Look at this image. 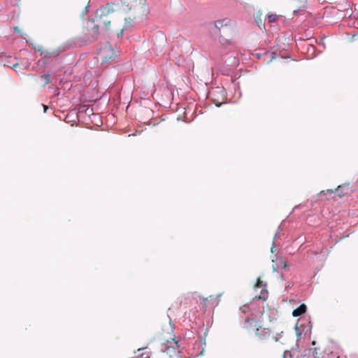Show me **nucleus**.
Instances as JSON below:
<instances>
[{"mask_svg":"<svg viewBox=\"0 0 358 358\" xmlns=\"http://www.w3.org/2000/svg\"><path fill=\"white\" fill-rule=\"evenodd\" d=\"M215 27L220 43L222 45L229 44L230 38L235 32L236 22L230 19L224 18L215 21Z\"/></svg>","mask_w":358,"mask_h":358,"instance_id":"f257e3e1","label":"nucleus"},{"mask_svg":"<svg viewBox=\"0 0 358 358\" xmlns=\"http://www.w3.org/2000/svg\"><path fill=\"white\" fill-rule=\"evenodd\" d=\"M124 10L131 12L128 17H125L126 23H130L141 15L145 10V0H124Z\"/></svg>","mask_w":358,"mask_h":358,"instance_id":"f03ea898","label":"nucleus"},{"mask_svg":"<svg viewBox=\"0 0 358 358\" xmlns=\"http://www.w3.org/2000/svg\"><path fill=\"white\" fill-rule=\"evenodd\" d=\"M168 330H170V332H168L169 336H165L164 334H162V344L164 345L162 350L171 357L176 355V350L178 349L179 345L178 341L175 338L173 327H169Z\"/></svg>","mask_w":358,"mask_h":358,"instance_id":"7ed1b4c3","label":"nucleus"},{"mask_svg":"<svg viewBox=\"0 0 358 358\" xmlns=\"http://www.w3.org/2000/svg\"><path fill=\"white\" fill-rule=\"evenodd\" d=\"M117 6L115 3L106 4L101 6L96 12V17L98 20L99 27L103 25L106 29H109L110 20L109 15L115 11L114 7Z\"/></svg>","mask_w":358,"mask_h":358,"instance_id":"20e7f679","label":"nucleus"},{"mask_svg":"<svg viewBox=\"0 0 358 358\" xmlns=\"http://www.w3.org/2000/svg\"><path fill=\"white\" fill-rule=\"evenodd\" d=\"M99 35V25L94 23V20H90L84 28V35L81 40L85 43H92L98 39Z\"/></svg>","mask_w":358,"mask_h":358,"instance_id":"39448f33","label":"nucleus"},{"mask_svg":"<svg viewBox=\"0 0 358 358\" xmlns=\"http://www.w3.org/2000/svg\"><path fill=\"white\" fill-rule=\"evenodd\" d=\"M114 56V50L108 42L103 43L97 53V57L102 64L107 62L109 59L113 58Z\"/></svg>","mask_w":358,"mask_h":358,"instance_id":"423d86ee","label":"nucleus"},{"mask_svg":"<svg viewBox=\"0 0 358 358\" xmlns=\"http://www.w3.org/2000/svg\"><path fill=\"white\" fill-rule=\"evenodd\" d=\"M255 335L261 342L264 343L271 337V331L268 329L260 327L256 329Z\"/></svg>","mask_w":358,"mask_h":358,"instance_id":"0eeeda50","label":"nucleus"},{"mask_svg":"<svg viewBox=\"0 0 358 358\" xmlns=\"http://www.w3.org/2000/svg\"><path fill=\"white\" fill-rule=\"evenodd\" d=\"M307 308L305 304L300 305L297 308L294 309L292 312L294 317H299L306 312Z\"/></svg>","mask_w":358,"mask_h":358,"instance_id":"6e6552de","label":"nucleus"},{"mask_svg":"<svg viewBox=\"0 0 358 358\" xmlns=\"http://www.w3.org/2000/svg\"><path fill=\"white\" fill-rule=\"evenodd\" d=\"M41 55H43L45 57H55L59 55V52L58 51L48 52V50H44Z\"/></svg>","mask_w":358,"mask_h":358,"instance_id":"1a4fd4ad","label":"nucleus"},{"mask_svg":"<svg viewBox=\"0 0 358 358\" xmlns=\"http://www.w3.org/2000/svg\"><path fill=\"white\" fill-rule=\"evenodd\" d=\"M256 298H258L259 299L266 301L268 298V292L266 289L262 290L260 294L258 296H256Z\"/></svg>","mask_w":358,"mask_h":358,"instance_id":"9d476101","label":"nucleus"},{"mask_svg":"<svg viewBox=\"0 0 358 358\" xmlns=\"http://www.w3.org/2000/svg\"><path fill=\"white\" fill-rule=\"evenodd\" d=\"M314 358H324L322 352H320L319 348H315L313 350Z\"/></svg>","mask_w":358,"mask_h":358,"instance_id":"9b49d317","label":"nucleus"},{"mask_svg":"<svg viewBox=\"0 0 358 358\" xmlns=\"http://www.w3.org/2000/svg\"><path fill=\"white\" fill-rule=\"evenodd\" d=\"M41 78L43 80L44 82L43 86H45L50 83V76L49 74L42 75Z\"/></svg>","mask_w":358,"mask_h":358,"instance_id":"f8f14e48","label":"nucleus"},{"mask_svg":"<svg viewBox=\"0 0 358 358\" xmlns=\"http://www.w3.org/2000/svg\"><path fill=\"white\" fill-rule=\"evenodd\" d=\"M277 19L278 16L275 14H271L268 15V20L269 22H274Z\"/></svg>","mask_w":358,"mask_h":358,"instance_id":"ddd939ff","label":"nucleus"},{"mask_svg":"<svg viewBox=\"0 0 358 358\" xmlns=\"http://www.w3.org/2000/svg\"><path fill=\"white\" fill-rule=\"evenodd\" d=\"M169 327H172L171 324L168 325L167 327H164L162 332L160 334V340L162 341V334H164L165 336H169V331L170 332V330H168Z\"/></svg>","mask_w":358,"mask_h":358,"instance_id":"4468645a","label":"nucleus"},{"mask_svg":"<svg viewBox=\"0 0 358 358\" xmlns=\"http://www.w3.org/2000/svg\"><path fill=\"white\" fill-rule=\"evenodd\" d=\"M266 285L264 284L263 281L260 279V278H258L257 280V282H256V284H255V287H265Z\"/></svg>","mask_w":358,"mask_h":358,"instance_id":"2eb2a0df","label":"nucleus"},{"mask_svg":"<svg viewBox=\"0 0 358 358\" xmlns=\"http://www.w3.org/2000/svg\"><path fill=\"white\" fill-rule=\"evenodd\" d=\"M255 20L258 26L260 27L262 24V19L260 18V17H256Z\"/></svg>","mask_w":358,"mask_h":358,"instance_id":"dca6fc26","label":"nucleus"},{"mask_svg":"<svg viewBox=\"0 0 358 358\" xmlns=\"http://www.w3.org/2000/svg\"><path fill=\"white\" fill-rule=\"evenodd\" d=\"M14 31L16 33H20V28L18 27H15Z\"/></svg>","mask_w":358,"mask_h":358,"instance_id":"f3484780","label":"nucleus"},{"mask_svg":"<svg viewBox=\"0 0 358 358\" xmlns=\"http://www.w3.org/2000/svg\"><path fill=\"white\" fill-rule=\"evenodd\" d=\"M287 267V263L285 262L283 263L282 268H286Z\"/></svg>","mask_w":358,"mask_h":358,"instance_id":"a211bd4d","label":"nucleus"},{"mask_svg":"<svg viewBox=\"0 0 358 358\" xmlns=\"http://www.w3.org/2000/svg\"><path fill=\"white\" fill-rule=\"evenodd\" d=\"M43 107L44 108V112H46V110L48 109V106L46 105L43 104Z\"/></svg>","mask_w":358,"mask_h":358,"instance_id":"6ab92c4d","label":"nucleus"},{"mask_svg":"<svg viewBox=\"0 0 358 358\" xmlns=\"http://www.w3.org/2000/svg\"><path fill=\"white\" fill-rule=\"evenodd\" d=\"M122 32H123V29H120V32H119V33H117V36H119L120 34H122Z\"/></svg>","mask_w":358,"mask_h":358,"instance_id":"aec40b11","label":"nucleus"},{"mask_svg":"<svg viewBox=\"0 0 358 358\" xmlns=\"http://www.w3.org/2000/svg\"><path fill=\"white\" fill-rule=\"evenodd\" d=\"M273 53H270L268 52H265V55H271Z\"/></svg>","mask_w":358,"mask_h":358,"instance_id":"412c9836","label":"nucleus"},{"mask_svg":"<svg viewBox=\"0 0 358 358\" xmlns=\"http://www.w3.org/2000/svg\"><path fill=\"white\" fill-rule=\"evenodd\" d=\"M296 334H297V336H298V337H299V336H301V334H300V333H299V332H297V333H296Z\"/></svg>","mask_w":358,"mask_h":358,"instance_id":"4be33fe9","label":"nucleus"},{"mask_svg":"<svg viewBox=\"0 0 358 358\" xmlns=\"http://www.w3.org/2000/svg\"><path fill=\"white\" fill-rule=\"evenodd\" d=\"M340 188H341V186H338L336 190L338 191Z\"/></svg>","mask_w":358,"mask_h":358,"instance_id":"5701e85b","label":"nucleus"},{"mask_svg":"<svg viewBox=\"0 0 358 358\" xmlns=\"http://www.w3.org/2000/svg\"><path fill=\"white\" fill-rule=\"evenodd\" d=\"M332 354H333V351H331L329 353H328L329 355H332Z\"/></svg>","mask_w":358,"mask_h":358,"instance_id":"b1692460","label":"nucleus"},{"mask_svg":"<svg viewBox=\"0 0 358 358\" xmlns=\"http://www.w3.org/2000/svg\"><path fill=\"white\" fill-rule=\"evenodd\" d=\"M136 358H138V357H136Z\"/></svg>","mask_w":358,"mask_h":358,"instance_id":"393cba45","label":"nucleus"}]
</instances>
